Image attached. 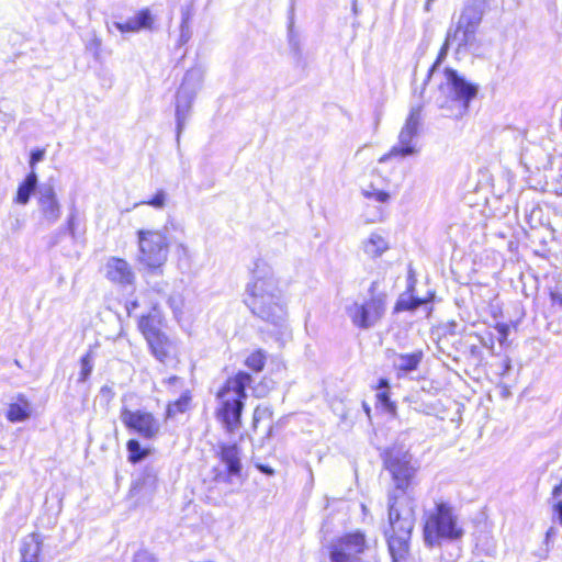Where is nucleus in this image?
<instances>
[{
  "mask_svg": "<svg viewBox=\"0 0 562 562\" xmlns=\"http://www.w3.org/2000/svg\"><path fill=\"white\" fill-rule=\"evenodd\" d=\"M353 12L357 13V7L356 3H353Z\"/></svg>",
  "mask_w": 562,
  "mask_h": 562,
  "instance_id": "bf43d9fd",
  "label": "nucleus"
},
{
  "mask_svg": "<svg viewBox=\"0 0 562 562\" xmlns=\"http://www.w3.org/2000/svg\"><path fill=\"white\" fill-rule=\"evenodd\" d=\"M168 304L170 305V307L175 311V312H178V311H181V301L176 299V297H172L170 296L168 299Z\"/></svg>",
  "mask_w": 562,
  "mask_h": 562,
  "instance_id": "37998d69",
  "label": "nucleus"
},
{
  "mask_svg": "<svg viewBox=\"0 0 562 562\" xmlns=\"http://www.w3.org/2000/svg\"><path fill=\"white\" fill-rule=\"evenodd\" d=\"M41 552V542L36 535H32L30 539L25 540L21 548V562H38Z\"/></svg>",
  "mask_w": 562,
  "mask_h": 562,
  "instance_id": "b1692460",
  "label": "nucleus"
},
{
  "mask_svg": "<svg viewBox=\"0 0 562 562\" xmlns=\"http://www.w3.org/2000/svg\"><path fill=\"white\" fill-rule=\"evenodd\" d=\"M485 9L486 7L479 5V3L469 0L460 15L458 23L477 29L482 21Z\"/></svg>",
  "mask_w": 562,
  "mask_h": 562,
  "instance_id": "a211bd4d",
  "label": "nucleus"
},
{
  "mask_svg": "<svg viewBox=\"0 0 562 562\" xmlns=\"http://www.w3.org/2000/svg\"><path fill=\"white\" fill-rule=\"evenodd\" d=\"M428 300L416 297L413 295L404 296L402 295L396 302L395 310L396 311H415L423 304H426Z\"/></svg>",
  "mask_w": 562,
  "mask_h": 562,
  "instance_id": "bb28decb",
  "label": "nucleus"
},
{
  "mask_svg": "<svg viewBox=\"0 0 562 562\" xmlns=\"http://www.w3.org/2000/svg\"><path fill=\"white\" fill-rule=\"evenodd\" d=\"M105 277L109 281L122 288L134 286L136 276L125 259L111 257L108 259L105 267Z\"/></svg>",
  "mask_w": 562,
  "mask_h": 562,
  "instance_id": "2eb2a0df",
  "label": "nucleus"
},
{
  "mask_svg": "<svg viewBox=\"0 0 562 562\" xmlns=\"http://www.w3.org/2000/svg\"><path fill=\"white\" fill-rule=\"evenodd\" d=\"M190 397L187 395L181 396L176 402L171 403L167 407V417H173L178 413H183L189 406Z\"/></svg>",
  "mask_w": 562,
  "mask_h": 562,
  "instance_id": "2f4dec72",
  "label": "nucleus"
},
{
  "mask_svg": "<svg viewBox=\"0 0 562 562\" xmlns=\"http://www.w3.org/2000/svg\"><path fill=\"white\" fill-rule=\"evenodd\" d=\"M67 228L69 231V234L74 237L76 231V211H72L69 214V217L67 220Z\"/></svg>",
  "mask_w": 562,
  "mask_h": 562,
  "instance_id": "79ce46f5",
  "label": "nucleus"
},
{
  "mask_svg": "<svg viewBox=\"0 0 562 562\" xmlns=\"http://www.w3.org/2000/svg\"><path fill=\"white\" fill-rule=\"evenodd\" d=\"M423 358L422 351L413 353H401L395 356L393 366L395 369L403 372H411L416 370Z\"/></svg>",
  "mask_w": 562,
  "mask_h": 562,
  "instance_id": "5701e85b",
  "label": "nucleus"
},
{
  "mask_svg": "<svg viewBox=\"0 0 562 562\" xmlns=\"http://www.w3.org/2000/svg\"><path fill=\"white\" fill-rule=\"evenodd\" d=\"M158 324L159 319L156 315H146L140 317L138 327L145 336L146 340L161 331L158 327Z\"/></svg>",
  "mask_w": 562,
  "mask_h": 562,
  "instance_id": "393cba45",
  "label": "nucleus"
},
{
  "mask_svg": "<svg viewBox=\"0 0 562 562\" xmlns=\"http://www.w3.org/2000/svg\"><path fill=\"white\" fill-rule=\"evenodd\" d=\"M36 201L41 216L48 225L60 218L61 205L53 184H42L36 191Z\"/></svg>",
  "mask_w": 562,
  "mask_h": 562,
  "instance_id": "4468645a",
  "label": "nucleus"
},
{
  "mask_svg": "<svg viewBox=\"0 0 562 562\" xmlns=\"http://www.w3.org/2000/svg\"><path fill=\"white\" fill-rule=\"evenodd\" d=\"M465 535L457 509L445 502H436L435 507L425 512L423 541L428 549H440L443 544L456 543Z\"/></svg>",
  "mask_w": 562,
  "mask_h": 562,
  "instance_id": "f03ea898",
  "label": "nucleus"
},
{
  "mask_svg": "<svg viewBox=\"0 0 562 562\" xmlns=\"http://www.w3.org/2000/svg\"><path fill=\"white\" fill-rule=\"evenodd\" d=\"M363 406H364L366 412L369 414L370 413V408L366 404Z\"/></svg>",
  "mask_w": 562,
  "mask_h": 562,
  "instance_id": "4d7b16f0",
  "label": "nucleus"
},
{
  "mask_svg": "<svg viewBox=\"0 0 562 562\" xmlns=\"http://www.w3.org/2000/svg\"><path fill=\"white\" fill-rule=\"evenodd\" d=\"M128 460L133 463L139 462L148 454V450L143 448L138 440L130 439L126 443Z\"/></svg>",
  "mask_w": 562,
  "mask_h": 562,
  "instance_id": "cd10ccee",
  "label": "nucleus"
},
{
  "mask_svg": "<svg viewBox=\"0 0 562 562\" xmlns=\"http://www.w3.org/2000/svg\"><path fill=\"white\" fill-rule=\"evenodd\" d=\"M389 247L390 245L387 239L378 232L371 233L369 237L362 243V249L364 254L370 258L381 257L389 249Z\"/></svg>",
  "mask_w": 562,
  "mask_h": 562,
  "instance_id": "f3484780",
  "label": "nucleus"
},
{
  "mask_svg": "<svg viewBox=\"0 0 562 562\" xmlns=\"http://www.w3.org/2000/svg\"><path fill=\"white\" fill-rule=\"evenodd\" d=\"M267 360V355L263 350L258 349L251 352L245 361V364L254 372H260L263 370Z\"/></svg>",
  "mask_w": 562,
  "mask_h": 562,
  "instance_id": "c85d7f7f",
  "label": "nucleus"
},
{
  "mask_svg": "<svg viewBox=\"0 0 562 562\" xmlns=\"http://www.w3.org/2000/svg\"><path fill=\"white\" fill-rule=\"evenodd\" d=\"M252 378L247 372H238L228 379L217 393L221 402L218 418L228 431H234L240 425V416L246 398V387L250 385Z\"/></svg>",
  "mask_w": 562,
  "mask_h": 562,
  "instance_id": "20e7f679",
  "label": "nucleus"
},
{
  "mask_svg": "<svg viewBox=\"0 0 562 562\" xmlns=\"http://www.w3.org/2000/svg\"><path fill=\"white\" fill-rule=\"evenodd\" d=\"M177 247H178V249H179V250H181L184 255H187V254H188V247H187V245H184V243L179 241V243L177 244Z\"/></svg>",
  "mask_w": 562,
  "mask_h": 562,
  "instance_id": "603ef678",
  "label": "nucleus"
},
{
  "mask_svg": "<svg viewBox=\"0 0 562 562\" xmlns=\"http://www.w3.org/2000/svg\"><path fill=\"white\" fill-rule=\"evenodd\" d=\"M246 304L254 315L276 327H283L286 322V303L281 291L269 295L246 299Z\"/></svg>",
  "mask_w": 562,
  "mask_h": 562,
  "instance_id": "9d476101",
  "label": "nucleus"
},
{
  "mask_svg": "<svg viewBox=\"0 0 562 562\" xmlns=\"http://www.w3.org/2000/svg\"><path fill=\"white\" fill-rule=\"evenodd\" d=\"M387 387H389V381L386 379H381L379 381L378 389L382 390V389H387Z\"/></svg>",
  "mask_w": 562,
  "mask_h": 562,
  "instance_id": "3c124183",
  "label": "nucleus"
},
{
  "mask_svg": "<svg viewBox=\"0 0 562 562\" xmlns=\"http://www.w3.org/2000/svg\"><path fill=\"white\" fill-rule=\"evenodd\" d=\"M479 87L465 80L456 70L447 68L445 70V81L440 85V91L446 95L443 101L437 100L440 108H448L449 102L458 105V114H464L471 100L477 94Z\"/></svg>",
  "mask_w": 562,
  "mask_h": 562,
  "instance_id": "0eeeda50",
  "label": "nucleus"
},
{
  "mask_svg": "<svg viewBox=\"0 0 562 562\" xmlns=\"http://www.w3.org/2000/svg\"><path fill=\"white\" fill-rule=\"evenodd\" d=\"M267 411H268V408L260 409V407H257L255 411V415H254L255 420H258L259 418H261L262 414H265Z\"/></svg>",
  "mask_w": 562,
  "mask_h": 562,
  "instance_id": "de8ad7c7",
  "label": "nucleus"
},
{
  "mask_svg": "<svg viewBox=\"0 0 562 562\" xmlns=\"http://www.w3.org/2000/svg\"><path fill=\"white\" fill-rule=\"evenodd\" d=\"M450 45H452V44L448 43V37L446 36L445 43L438 54L437 60L430 69V75L432 74L435 68L446 58Z\"/></svg>",
  "mask_w": 562,
  "mask_h": 562,
  "instance_id": "ea45409f",
  "label": "nucleus"
},
{
  "mask_svg": "<svg viewBox=\"0 0 562 562\" xmlns=\"http://www.w3.org/2000/svg\"><path fill=\"white\" fill-rule=\"evenodd\" d=\"M422 126V106H412L406 121L398 134L397 144L383 155L379 161L384 162L391 157H408L419 154L418 134Z\"/></svg>",
  "mask_w": 562,
  "mask_h": 562,
  "instance_id": "1a4fd4ad",
  "label": "nucleus"
},
{
  "mask_svg": "<svg viewBox=\"0 0 562 562\" xmlns=\"http://www.w3.org/2000/svg\"><path fill=\"white\" fill-rule=\"evenodd\" d=\"M476 30L471 26L457 24L454 30L447 33L448 43L457 45V52L462 49H471L476 46Z\"/></svg>",
  "mask_w": 562,
  "mask_h": 562,
  "instance_id": "dca6fc26",
  "label": "nucleus"
},
{
  "mask_svg": "<svg viewBox=\"0 0 562 562\" xmlns=\"http://www.w3.org/2000/svg\"><path fill=\"white\" fill-rule=\"evenodd\" d=\"M120 420L130 432L146 440L157 438L161 430L159 419L144 409L132 411L124 406L120 411Z\"/></svg>",
  "mask_w": 562,
  "mask_h": 562,
  "instance_id": "f8f14e48",
  "label": "nucleus"
},
{
  "mask_svg": "<svg viewBox=\"0 0 562 562\" xmlns=\"http://www.w3.org/2000/svg\"><path fill=\"white\" fill-rule=\"evenodd\" d=\"M191 36H192V31H191L190 24H181L180 23V35H179L178 44L180 46L187 44L190 41Z\"/></svg>",
  "mask_w": 562,
  "mask_h": 562,
  "instance_id": "e433bc0d",
  "label": "nucleus"
},
{
  "mask_svg": "<svg viewBox=\"0 0 562 562\" xmlns=\"http://www.w3.org/2000/svg\"><path fill=\"white\" fill-rule=\"evenodd\" d=\"M138 491H149L158 488V480L154 472L145 471L142 476L138 479L137 484L135 486Z\"/></svg>",
  "mask_w": 562,
  "mask_h": 562,
  "instance_id": "c756f323",
  "label": "nucleus"
},
{
  "mask_svg": "<svg viewBox=\"0 0 562 562\" xmlns=\"http://www.w3.org/2000/svg\"><path fill=\"white\" fill-rule=\"evenodd\" d=\"M382 220V210L379 207L375 210V214L370 218L371 222H376Z\"/></svg>",
  "mask_w": 562,
  "mask_h": 562,
  "instance_id": "49530a36",
  "label": "nucleus"
},
{
  "mask_svg": "<svg viewBox=\"0 0 562 562\" xmlns=\"http://www.w3.org/2000/svg\"><path fill=\"white\" fill-rule=\"evenodd\" d=\"M259 470L266 474H273V470L268 465H258Z\"/></svg>",
  "mask_w": 562,
  "mask_h": 562,
  "instance_id": "09e8293b",
  "label": "nucleus"
},
{
  "mask_svg": "<svg viewBox=\"0 0 562 562\" xmlns=\"http://www.w3.org/2000/svg\"><path fill=\"white\" fill-rule=\"evenodd\" d=\"M376 397L387 408L389 412L394 413L395 405L391 402L387 391L379 392Z\"/></svg>",
  "mask_w": 562,
  "mask_h": 562,
  "instance_id": "58836bf2",
  "label": "nucleus"
},
{
  "mask_svg": "<svg viewBox=\"0 0 562 562\" xmlns=\"http://www.w3.org/2000/svg\"><path fill=\"white\" fill-rule=\"evenodd\" d=\"M406 495L394 494L389 498L390 528L385 530V538L392 562H417L411 552L414 512Z\"/></svg>",
  "mask_w": 562,
  "mask_h": 562,
  "instance_id": "f257e3e1",
  "label": "nucleus"
},
{
  "mask_svg": "<svg viewBox=\"0 0 562 562\" xmlns=\"http://www.w3.org/2000/svg\"><path fill=\"white\" fill-rule=\"evenodd\" d=\"M31 403L23 394H19L16 402L9 405L7 418L11 423L24 422L31 416Z\"/></svg>",
  "mask_w": 562,
  "mask_h": 562,
  "instance_id": "6ab92c4d",
  "label": "nucleus"
},
{
  "mask_svg": "<svg viewBox=\"0 0 562 562\" xmlns=\"http://www.w3.org/2000/svg\"><path fill=\"white\" fill-rule=\"evenodd\" d=\"M133 562H157V560L148 550L142 549L134 554Z\"/></svg>",
  "mask_w": 562,
  "mask_h": 562,
  "instance_id": "4c0bfd02",
  "label": "nucleus"
},
{
  "mask_svg": "<svg viewBox=\"0 0 562 562\" xmlns=\"http://www.w3.org/2000/svg\"><path fill=\"white\" fill-rule=\"evenodd\" d=\"M383 461L396 490L406 491L413 487L418 465L408 449L394 445L385 450Z\"/></svg>",
  "mask_w": 562,
  "mask_h": 562,
  "instance_id": "423d86ee",
  "label": "nucleus"
},
{
  "mask_svg": "<svg viewBox=\"0 0 562 562\" xmlns=\"http://www.w3.org/2000/svg\"><path fill=\"white\" fill-rule=\"evenodd\" d=\"M362 195L371 201L380 204H385L390 201L391 195L389 192L376 189L373 184H369L361 190Z\"/></svg>",
  "mask_w": 562,
  "mask_h": 562,
  "instance_id": "a878e982",
  "label": "nucleus"
},
{
  "mask_svg": "<svg viewBox=\"0 0 562 562\" xmlns=\"http://www.w3.org/2000/svg\"><path fill=\"white\" fill-rule=\"evenodd\" d=\"M136 25L138 30L148 29L153 23L151 14L148 10L139 11L135 16Z\"/></svg>",
  "mask_w": 562,
  "mask_h": 562,
  "instance_id": "473e14b6",
  "label": "nucleus"
},
{
  "mask_svg": "<svg viewBox=\"0 0 562 562\" xmlns=\"http://www.w3.org/2000/svg\"><path fill=\"white\" fill-rule=\"evenodd\" d=\"M166 199H167L166 192L164 190H159L156 192V194L150 200L140 202L139 204H147L155 209L160 210V209L165 207Z\"/></svg>",
  "mask_w": 562,
  "mask_h": 562,
  "instance_id": "72a5a7b5",
  "label": "nucleus"
},
{
  "mask_svg": "<svg viewBox=\"0 0 562 562\" xmlns=\"http://www.w3.org/2000/svg\"><path fill=\"white\" fill-rule=\"evenodd\" d=\"M80 373L78 382L85 383L93 370V358L91 352L86 353L80 360Z\"/></svg>",
  "mask_w": 562,
  "mask_h": 562,
  "instance_id": "7c9ffc66",
  "label": "nucleus"
},
{
  "mask_svg": "<svg viewBox=\"0 0 562 562\" xmlns=\"http://www.w3.org/2000/svg\"><path fill=\"white\" fill-rule=\"evenodd\" d=\"M553 510H554V515L557 516L559 524L562 526V501H559L554 505Z\"/></svg>",
  "mask_w": 562,
  "mask_h": 562,
  "instance_id": "c03bdc74",
  "label": "nucleus"
},
{
  "mask_svg": "<svg viewBox=\"0 0 562 562\" xmlns=\"http://www.w3.org/2000/svg\"><path fill=\"white\" fill-rule=\"evenodd\" d=\"M561 490H562V484H561V485H559V486H554V487H553V490H552V492H553V493H557V492H561Z\"/></svg>",
  "mask_w": 562,
  "mask_h": 562,
  "instance_id": "864d4df0",
  "label": "nucleus"
},
{
  "mask_svg": "<svg viewBox=\"0 0 562 562\" xmlns=\"http://www.w3.org/2000/svg\"><path fill=\"white\" fill-rule=\"evenodd\" d=\"M194 14L193 5L188 4L181 8V24H190V20Z\"/></svg>",
  "mask_w": 562,
  "mask_h": 562,
  "instance_id": "a19ab883",
  "label": "nucleus"
},
{
  "mask_svg": "<svg viewBox=\"0 0 562 562\" xmlns=\"http://www.w3.org/2000/svg\"><path fill=\"white\" fill-rule=\"evenodd\" d=\"M502 331H503L504 335H506V329H505L504 326H502Z\"/></svg>",
  "mask_w": 562,
  "mask_h": 562,
  "instance_id": "13d9d810",
  "label": "nucleus"
},
{
  "mask_svg": "<svg viewBox=\"0 0 562 562\" xmlns=\"http://www.w3.org/2000/svg\"><path fill=\"white\" fill-rule=\"evenodd\" d=\"M114 26L122 33L139 31L134 18L127 20L126 22H115Z\"/></svg>",
  "mask_w": 562,
  "mask_h": 562,
  "instance_id": "f704fd0d",
  "label": "nucleus"
},
{
  "mask_svg": "<svg viewBox=\"0 0 562 562\" xmlns=\"http://www.w3.org/2000/svg\"><path fill=\"white\" fill-rule=\"evenodd\" d=\"M177 380H178V378H177V376H171V378L169 379V382L171 383V382H175V381H177Z\"/></svg>",
  "mask_w": 562,
  "mask_h": 562,
  "instance_id": "6e6d98bb",
  "label": "nucleus"
},
{
  "mask_svg": "<svg viewBox=\"0 0 562 562\" xmlns=\"http://www.w3.org/2000/svg\"><path fill=\"white\" fill-rule=\"evenodd\" d=\"M367 548L366 536L361 531L346 533L330 543L328 547L330 562H376L363 561L359 555Z\"/></svg>",
  "mask_w": 562,
  "mask_h": 562,
  "instance_id": "9b49d317",
  "label": "nucleus"
},
{
  "mask_svg": "<svg viewBox=\"0 0 562 562\" xmlns=\"http://www.w3.org/2000/svg\"><path fill=\"white\" fill-rule=\"evenodd\" d=\"M378 281H372L363 301H355L346 306V314L351 323L360 329L374 327L383 317L386 310V294L378 291Z\"/></svg>",
  "mask_w": 562,
  "mask_h": 562,
  "instance_id": "39448f33",
  "label": "nucleus"
},
{
  "mask_svg": "<svg viewBox=\"0 0 562 562\" xmlns=\"http://www.w3.org/2000/svg\"><path fill=\"white\" fill-rule=\"evenodd\" d=\"M221 459L226 465L229 474H238L241 469L239 449L236 445H225L221 447Z\"/></svg>",
  "mask_w": 562,
  "mask_h": 562,
  "instance_id": "4be33fe9",
  "label": "nucleus"
},
{
  "mask_svg": "<svg viewBox=\"0 0 562 562\" xmlns=\"http://www.w3.org/2000/svg\"><path fill=\"white\" fill-rule=\"evenodd\" d=\"M203 74L200 69L192 68L188 70L176 94V123L177 142L179 143L181 133L190 117L193 101L198 90L201 88Z\"/></svg>",
  "mask_w": 562,
  "mask_h": 562,
  "instance_id": "6e6552de",
  "label": "nucleus"
},
{
  "mask_svg": "<svg viewBox=\"0 0 562 562\" xmlns=\"http://www.w3.org/2000/svg\"><path fill=\"white\" fill-rule=\"evenodd\" d=\"M100 393L104 396H108L109 398H112L114 396V392L111 386L103 385L100 390Z\"/></svg>",
  "mask_w": 562,
  "mask_h": 562,
  "instance_id": "a18cd8bd",
  "label": "nucleus"
},
{
  "mask_svg": "<svg viewBox=\"0 0 562 562\" xmlns=\"http://www.w3.org/2000/svg\"><path fill=\"white\" fill-rule=\"evenodd\" d=\"M37 182L38 178L36 171L30 170L26 178L19 186L14 201L21 205L27 204L31 195L35 192L37 188Z\"/></svg>",
  "mask_w": 562,
  "mask_h": 562,
  "instance_id": "412c9836",
  "label": "nucleus"
},
{
  "mask_svg": "<svg viewBox=\"0 0 562 562\" xmlns=\"http://www.w3.org/2000/svg\"><path fill=\"white\" fill-rule=\"evenodd\" d=\"M551 299L553 302H557L562 306V295L558 293H551Z\"/></svg>",
  "mask_w": 562,
  "mask_h": 562,
  "instance_id": "8fccbe9b",
  "label": "nucleus"
},
{
  "mask_svg": "<svg viewBox=\"0 0 562 562\" xmlns=\"http://www.w3.org/2000/svg\"><path fill=\"white\" fill-rule=\"evenodd\" d=\"M147 342L156 359H158L160 362H165L172 350V342L169 340V338L160 331L159 334L149 338Z\"/></svg>",
  "mask_w": 562,
  "mask_h": 562,
  "instance_id": "aec40b11",
  "label": "nucleus"
},
{
  "mask_svg": "<svg viewBox=\"0 0 562 562\" xmlns=\"http://www.w3.org/2000/svg\"><path fill=\"white\" fill-rule=\"evenodd\" d=\"M281 291L279 282L276 279L272 268L263 260H257L254 263L251 279L246 288V299H256L258 296L269 295Z\"/></svg>",
  "mask_w": 562,
  "mask_h": 562,
  "instance_id": "ddd939ff",
  "label": "nucleus"
},
{
  "mask_svg": "<svg viewBox=\"0 0 562 562\" xmlns=\"http://www.w3.org/2000/svg\"><path fill=\"white\" fill-rule=\"evenodd\" d=\"M45 156V149L36 148L31 151L30 156V169L35 171V165L44 159Z\"/></svg>",
  "mask_w": 562,
  "mask_h": 562,
  "instance_id": "c9c22d12",
  "label": "nucleus"
},
{
  "mask_svg": "<svg viewBox=\"0 0 562 562\" xmlns=\"http://www.w3.org/2000/svg\"><path fill=\"white\" fill-rule=\"evenodd\" d=\"M178 225L167 222L160 229H139L137 232V260L147 270L161 273L169 254V235Z\"/></svg>",
  "mask_w": 562,
  "mask_h": 562,
  "instance_id": "7ed1b4c3",
  "label": "nucleus"
},
{
  "mask_svg": "<svg viewBox=\"0 0 562 562\" xmlns=\"http://www.w3.org/2000/svg\"><path fill=\"white\" fill-rule=\"evenodd\" d=\"M292 27H293V18H291L290 24H289V32L290 33L292 32Z\"/></svg>",
  "mask_w": 562,
  "mask_h": 562,
  "instance_id": "5fc2aeb1",
  "label": "nucleus"
}]
</instances>
